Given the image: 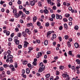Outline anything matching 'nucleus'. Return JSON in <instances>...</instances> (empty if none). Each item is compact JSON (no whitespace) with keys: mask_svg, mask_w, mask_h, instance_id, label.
Here are the masks:
<instances>
[{"mask_svg":"<svg viewBox=\"0 0 80 80\" xmlns=\"http://www.w3.org/2000/svg\"><path fill=\"white\" fill-rule=\"evenodd\" d=\"M22 75H24V73H25V70L24 69H22Z\"/></svg>","mask_w":80,"mask_h":80,"instance_id":"nucleus-51","label":"nucleus"},{"mask_svg":"<svg viewBox=\"0 0 80 80\" xmlns=\"http://www.w3.org/2000/svg\"><path fill=\"white\" fill-rule=\"evenodd\" d=\"M42 53H44L43 52V51H41V52H38V57H41V56H42Z\"/></svg>","mask_w":80,"mask_h":80,"instance_id":"nucleus-8","label":"nucleus"},{"mask_svg":"<svg viewBox=\"0 0 80 80\" xmlns=\"http://www.w3.org/2000/svg\"><path fill=\"white\" fill-rule=\"evenodd\" d=\"M56 37H57V36L55 34H52V38H51L52 40H53V38H56Z\"/></svg>","mask_w":80,"mask_h":80,"instance_id":"nucleus-9","label":"nucleus"},{"mask_svg":"<svg viewBox=\"0 0 80 80\" xmlns=\"http://www.w3.org/2000/svg\"><path fill=\"white\" fill-rule=\"evenodd\" d=\"M52 8L53 10H57V7L55 6H54L52 7Z\"/></svg>","mask_w":80,"mask_h":80,"instance_id":"nucleus-44","label":"nucleus"},{"mask_svg":"<svg viewBox=\"0 0 80 80\" xmlns=\"http://www.w3.org/2000/svg\"><path fill=\"white\" fill-rule=\"evenodd\" d=\"M25 17H26V15L25 14H22L21 16V18H22V19H25Z\"/></svg>","mask_w":80,"mask_h":80,"instance_id":"nucleus-12","label":"nucleus"},{"mask_svg":"<svg viewBox=\"0 0 80 80\" xmlns=\"http://www.w3.org/2000/svg\"><path fill=\"white\" fill-rule=\"evenodd\" d=\"M20 0H18V5H20V4H22V1H21Z\"/></svg>","mask_w":80,"mask_h":80,"instance_id":"nucleus-33","label":"nucleus"},{"mask_svg":"<svg viewBox=\"0 0 80 80\" xmlns=\"http://www.w3.org/2000/svg\"><path fill=\"white\" fill-rule=\"evenodd\" d=\"M15 31L16 32H18L19 31V29L18 28H16L15 29Z\"/></svg>","mask_w":80,"mask_h":80,"instance_id":"nucleus-36","label":"nucleus"},{"mask_svg":"<svg viewBox=\"0 0 80 80\" xmlns=\"http://www.w3.org/2000/svg\"><path fill=\"white\" fill-rule=\"evenodd\" d=\"M1 75L3 76L5 75V71H3L2 72V73L1 74Z\"/></svg>","mask_w":80,"mask_h":80,"instance_id":"nucleus-60","label":"nucleus"},{"mask_svg":"<svg viewBox=\"0 0 80 80\" xmlns=\"http://www.w3.org/2000/svg\"><path fill=\"white\" fill-rule=\"evenodd\" d=\"M3 67L4 68H7V67H8V65L7 64H3Z\"/></svg>","mask_w":80,"mask_h":80,"instance_id":"nucleus-35","label":"nucleus"},{"mask_svg":"<svg viewBox=\"0 0 80 80\" xmlns=\"http://www.w3.org/2000/svg\"><path fill=\"white\" fill-rule=\"evenodd\" d=\"M6 62H7V63H9V62H10V60L8 58H7L6 59Z\"/></svg>","mask_w":80,"mask_h":80,"instance_id":"nucleus-54","label":"nucleus"},{"mask_svg":"<svg viewBox=\"0 0 80 80\" xmlns=\"http://www.w3.org/2000/svg\"><path fill=\"white\" fill-rule=\"evenodd\" d=\"M18 40V37H15L14 38V41L15 42V41H17Z\"/></svg>","mask_w":80,"mask_h":80,"instance_id":"nucleus-28","label":"nucleus"},{"mask_svg":"<svg viewBox=\"0 0 80 80\" xmlns=\"http://www.w3.org/2000/svg\"><path fill=\"white\" fill-rule=\"evenodd\" d=\"M64 68V67H63V66H61L59 67V68L60 69V70H63Z\"/></svg>","mask_w":80,"mask_h":80,"instance_id":"nucleus-39","label":"nucleus"},{"mask_svg":"<svg viewBox=\"0 0 80 80\" xmlns=\"http://www.w3.org/2000/svg\"><path fill=\"white\" fill-rule=\"evenodd\" d=\"M19 16H21V15H23V12L22 11H19V13H18Z\"/></svg>","mask_w":80,"mask_h":80,"instance_id":"nucleus-24","label":"nucleus"},{"mask_svg":"<svg viewBox=\"0 0 80 80\" xmlns=\"http://www.w3.org/2000/svg\"><path fill=\"white\" fill-rule=\"evenodd\" d=\"M64 27L66 29H67L68 28V26H67V24L66 23H65L64 24Z\"/></svg>","mask_w":80,"mask_h":80,"instance_id":"nucleus-20","label":"nucleus"},{"mask_svg":"<svg viewBox=\"0 0 80 80\" xmlns=\"http://www.w3.org/2000/svg\"><path fill=\"white\" fill-rule=\"evenodd\" d=\"M76 61L77 62L78 64H80V61L79 59H76Z\"/></svg>","mask_w":80,"mask_h":80,"instance_id":"nucleus-30","label":"nucleus"},{"mask_svg":"<svg viewBox=\"0 0 80 80\" xmlns=\"http://www.w3.org/2000/svg\"><path fill=\"white\" fill-rule=\"evenodd\" d=\"M27 65L28 67H29V68H30V67H31V64H30V63L28 64Z\"/></svg>","mask_w":80,"mask_h":80,"instance_id":"nucleus-62","label":"nucleus"},{"mask_svg":"<svg viewBox=\"0 0 80 80\" xmlns=\"http://www.w3.org/2000/svg\"><path fill=\"white\" fill-rule=\"evenodd\" d=\"M22 35L24 37H27V32L25 31H22Z\"/></svg>","mask_w":80,"mask_h":80,"instance_id":"nucleus-4","label":"nucleus"},{"mask_svg":"<svg viewBox=\"0 0 80 80\" xmlns=\"http://www.w3.org/2000/svg\"><path fill=\"white\" fill-rule=\"evenodd\" d=\"M18 48H19V49H20L21 48H22V46L20 44L18 45Z\"/></svg>","mask_w":80,"mask_h":80,"instance_id":"nucleus-40","label":"nucleus"},{"mask_svg":"<svg viewBox=\"0 0 80 80\" xmlns=\"http://www.w3.org/2000/svg\"><path fill=\"white\" fill-rule=\"evenodd\" d=\"M56 18L57 19H59V20H61L62 18V16L61 15H59L58 14H56Z\"/></svg>","mask_w":80,"mask_h":80,"instance_id":"nucleus-2","label":"nucleus"},{"mask_svg":"<svg viewBox=\"0 0 80 80\" xmlns=\"http://www.w3.org/2000/svg\"><path fill=\"white\" fill-rule=\"evenodd\" d=\"M20 23H24L23 20L22 19L20 20Z\"/></svg>","mask_w":80,"mask_h":80,"instance_id":"nucleus-63","label":"nucleus"},{"mask_svg":"<svg viewBox=\"0 0 80 80\" xmlns=\"http://www.w3.org/2000/svg\"><path fill=\"white\" fill-rule=\"evenodd\" d=\"M11 37V38H13V36H14V33H12L10 35Z\"/></svg>","mask_w":80,"mask_h":80,"instance_id":"nucleus-61","label":"nucleus"},{"mask_svg":"<svg viewBox=\"0 0 80 80\" xmlns=\"http://www.w3.org/2000/svg\"><path fill=\"white\" fill-rule=\"evenodd\" d=\"M7 58H8L9 59H11L12 58H13V56L10 54H8L7 56Z\"/></svg>","mask_w":80,"mask_h":80,"instance_id":"nucleus-5","label":"nucleus"},{"mask_svg":"<svg viewBox=\"0 0 80 80\" xmlns=\"http://www.w3.org/2000/svg\"><path fill=\"white\" fill-rule=\"evenodd\" d=\"M9 67L10 68H11V69H12V68H13V67H14V66H13V65L12 64L10 65Z\"/></svg>","mask_w":80,"mask_h":80,"instance_id":"nucleus-42","label":"nucleus"},{"mask_svg":"<svg viewBox=\"0 0 80 80\" xmlns=\"http://www.w3.org/2000/svg\"><path fill=\"white\" fill-rule=\"evenodd\" d=\"M45 26H46V27H48L49 26V23L47 22L46 23Z\"/></svg>","mask_w":80,"mask_h":80,"instance_id":"nucleus-43","label":"nucleus"},{"mask_svg":"<svg viewBox=\"0 0 80 80\" xmlns=\"http://www.w3.org/2000/svg\"><path fill=\"white\" fill-rule=\"evenodd\" d=\"M65 16L66 17H67V18H68V17H70V14L66 13L65 14Z\"/></svg>","mask_w":80,"mask_h":80,"instance_id":"nucleus-31","label":"nucleus"},{"mask_svg":"<svg viewBox=\"0 0 80 80\" xmlns=\"http://www.w3.org/2000/svg\"><path fill=\"white\" fill-rule=\"evenodd\" d=\"M64 38H65V40H67V39H68V36L65 35L64 36Z\"/></svg>","mask_w":80,"mask_h":80,"instance_id":"nucleus-49","label":"nucleus"},{"mask_svg":"<svg viewBox=\"0 0 80 80\" xmlns=\"http://www.w3.org/2000/svg\"><path fill=\"white\" fill-rule=\"evenodd\" d=\"M28 63V62L27 61H23L22 62V64L23 65H26V64H27Z\"/></svg>","mask_w":80,"mask_h":80,"instance_id":"nucleus-18","label":"nucleus"},{"mask_svg":"<svg viewBox=\"0 0 80 80\" xmlns=\"http://www.w3.org/2000/svg\"><path fill=\"white\" fill-rule=\"evenodd\" d=\"M50 80H53V76H51L50 77Z\"/></svg>","mask_w":80,"mask_h":80,"instance_id":"nucleus-64","label":"nucleus"},{"mask_svg":"<svg viewBox=\"0 0 80 80\" xmlns=\"http://www.w3.org/2000/svg\"><path fill=\"white\" fill-rule=\"evenodd\" d=\"M14 14V16L16 18H18L19 17V14H18V13H17L16 12V13H15Z\"/></svg>","mask_w":80,"mask_h":80,"instance_id":"nucleus-10","label":"nucleus"},{"mask_svg":"<svg viewBox=\"0 0 80 80\" xmlns=\"http://www.w3.org/2000/svg\"><path fill=\"white\" fill-rule=\"evenodd\" d=\"M36 42L38 43H40V41L39 40L36 39Z\"/></svg>","mask_w":80,"mask_h":80,"instance_id":"nucleus-52","label":"nucleus"},{"mask_svg":"<svg viewBox=\"0 0 80 80\" xmlns=\"http://www.w3.org/2000/svg\"><path fill=\"white\" fill-rule=\"evenodd\" d=\"M3 70H4L3 68L2 67H1L0 68V71H1V72H2V71H3Z\"/></svg>","mask_w":80,"mask_h":80,"instance_id":"nucleus-53","label":"nucleus"},{"mask_svg":"<svg viewBox=\"0 0 80 80\" xmlns=\"http://www.w3.org/2000/svg\"><path fill=\"white\" fill-rule=\"evenodd\" d=\"M68 19L69 21H72V20H73V18L71 17H70Z\"/></svg>","mask_w":80,"mask_h":80,"instance_id":"nucleus-55","label":"nucleus"},{"mask_svg":"<svg viewBox=\"0 0 80 80\" xmlns=\"http://www.w3.org/2000/svg\"><path fill=\"white\" fill-rule=\"evenodd\" d=\"M51 0H47V2L49 4L50 3H51Z\"/></svg>","mask_w":80,"mask_h":80,"instance_id":"nucleus-58","label":"nucleus"},{"mask_svg":"<svg viewBox=\"0 0 80 80\" xmlns=\"http://www.w3.org/2000/svg\"><path fill=\"white\" fill-rule=\"evenodd\" d=\"M15 68H17L18 67V65H17V63H16L14 64Z\"/></svg>","mask_w":80,"mask_h":80,"instance_id":"nucleus-47","label":"nucleus"},{"mask_svg":"<svg viewBox=\"0 0 80 80\" xmlns=\"http://www.w3.org/2000/svg\"><path fill=\"white\" fill-rule=\"evenodd\" d=\"M63 21L65 22H67L68 21V20L67 19V18H65L63 19Z\"/></svg>","mask_w":80,"mask_h":80,"instance_id":"nucleus-45","label":"nucleus"},{"mask_svg":"<svg viewBox=\"0 0 80 80\" xmlns=\"http://www.w3.org/2000/svg\"><path fill=\"white\" fill-rule=\"evenodd\" d=\"M48 40H45L44 42V44L45 45H48Z\"/></svg>","mask_w":80,"mask_h":80,"instance_id":"nucleus-15","label":"nucleus"},{"mask_svg":"<svg viewBox=\"0 0 80 80\" xmlns=\"http://www.w3.org/2000/svg\"><path fill=\"white\" fill-rule=\"evenodd\" d=\"M38 5L40 7H42V2H39V3H38Z\"/></svg>","mask_w":80,"mask_h":80,"instance_id":"nucleus-46","label":"nucleus"},{"mask_svg":"<svg viewBox=\"0 0 80 80\" xmlns=\"http://www.w3.org/2000/svg\"><path fill=\"white\" fill-rule=\"evenodd\" d=\"M68 53L71 56H72V57H74V55H73V54H72V51H70L68 52Z\"/></svg>","mask_w":80,"mask_h":80,"instance_id":"nucleus-11","label":"nucleus"},{"mask_svg":"<svg viewBox=\"0 0 80 80\" xmlns=\"http://www.w3.org/2000/svg\"><path fill=\"white\" fill-rule=\"evenodd\" d=\"M14 42H15V44H16V45H18L19 43H20V41L18 40L14 41Z\"/></svg>","mask_w":80,"mask_h":80,"instance_id":"nucleus-17","label":"nucleus"},{"mask_svg":"<svg viewBox=\"0 0 80 80\" xmlns=\"http://www.w3.org/2000/svg\"><path fill=\"white\" fill-rule=\"evenodd\" d=\"M44 70H45V68H43V67H42L39 68L38 72L40 73L41 72H43V71H44Z\"/></svg>","mask_w":80,"mask_h":80,"instance_id":"nucleus-1","label":"nucleus"},{"mask_svg":"<svg viewBox=\"0 0 80 80\" xmlns=\"http://www.w3.org/2000/svg\"><path fill=\"white\" fill-rule=\"evenodd\" d=\"M33 48L32 47H29L28 48V49L30 51H32V50H33Z\"/></svg>","mask_w":80,"mask_h":80,"instance_id":"nucleus-19","label":"nucleus"},{"mask_svg":"<svg viewBox=\"0 0 80 80\" xmlns=\"http://www.w3.org/2000/svg\"><path fill=\"white\" fill-rule=\"evenodd\" d=\"M55 22H51V26H52V27H53L55 24Z\"/></svg>","mask_w":80,"mask_h":80,"instance_id":"nucleus-37","label":"nucleus"},{"mask_svg":"<svg viewBox=\"0 0 80 80\" xmlns=\"http://www.w3.org/2000/svg\"><path fill=\"white\" fill-rule=\"evenodd\" d=\"M39 64L40 67H45V66L43 65V62H40Z\"/></svg>","mask_w":80,"mask_h":80,"instance_id":"nucleus-25","label":"nucleus"},{"mask_svg":"<svg viewBox=\"0 0 80 80\" xmlns=\"http://www.w3.org/2000/svg\"><path fill=\"white\" fill-rule=\"evenodd\" d=\"M37 18L36 16H35L33 18V20L34 22H35L36 20H37Z\"/></svg>","mask_w":80,"mask_h":80,"instance_id":"nucleus-16","label":"nucleus"},{"mask_svg":"<svg viewBox=\"0 0 80 80\" xmlns=\"http://www.w3.org/2000/svg\"><path fill=\"white\" fill-rule=\"evenodd\" d=\"M72 70H74V71L75 72V66H73L72 67Z\"/></svg>","mask_w":80,"mask_h":80,"instance_id":"nucleus-34","label":"nucleus"},{"mask_svg":"<svg viewBox=\"0 0 80 80\" xmlns=\"http://www.w3.org/2000/svg\"><path fill=\"white\" fill-rule=\"evenodd\" d=\"M74 29L76 30H78V26L77 25L75 26L74 27Z\"/></svg>","mask_w":80,"mask_h":80,"instance_id":"nucleus-22","label":"nucleus"},{"mask_svg":"<svg viewBox=\"0 0 80 80\" xmlns=\"http://www.w3.org/2000/svg\"><path fill=\"white\" fill-rule=\"evenodd\" d=\"M18 37H21V36H22V33H18Z\"/></svg>","mask_w":80,"mask_h":80,"instance_id":"nucleus-32","label":"nucleus"},{"mask_svg":"<svg viewBox=\"0 0 80 80\" xmlns=\"http://www.w3.org/2000/svg\"><path fill=\"white\" fill-rule=\"evenodd\" d=\"M68 46V47H71V44H70V42L69 41L67 42Z\"/></svg>","mask_w":80,"mask_h":80,"instance_id":"nucleus-23","label":"nucleus"},{"mask_svg":"<svg viewBox=\"0 0 80 80\" xmlns=\"http://www.w3.org/2000/svg\"><path fill=\"white\" fill-rule=\"evenodd\" d=\"M5 3V2L4 1H1L0 2V3L1 5H2V4H3V3Z\"/></svg>","mask_w":80,"mask_h":80,"instance_id":"nucleus-59","label":"nucleus"},{"mask_svg":"<svg viewBox=\"0 0 80 80\" xmlns=\"http://www.w3.org/2000/svg\"><path fill=\"white\" fill-rule=\"evenodd\" d=\"M25 12L26 13V14H27V15H28V14H29V13H30V12H29V11H26Z\"/></svg>","mask_w":80,"mask_h":80,"instance_id":"nucleus-56","label":"nucleus"},{"mask_svg":"<svg viewBox=\"0 0 80 80\" xmlns=\"http://www.w3.org/2000/svg\"><path fill=\"white\" fill-rule=\"evenodd\" d=\"M45 77L46 78H49L50 77V74L48 73L46 74L45 75Z\"/></svg>","mask_w":80,"mask_h":80,"instance_id":"nucleus-14","label":"nucleus"},{"mask_svg":"<svg viewBox=\"0 0 80 80\" xmlns=\"http://www.w3.org/2000/svg\"><path fill=\"white\" fill-rule=\"evenodd\" d=\"M52 33V32L51 31H49L47 33V37L48 38L50 37V35Z\"/></svg>","mask_w":80,"mask_h":80,"instance_id":"nucleus-7","label":"nucleus"},{"mask_svg":"<svg viewBox=\"0 0 80 80\" xmlns=\"http://www.w3.org/2000/svg\"><path fill=\"white\" fill-rule=\"evenodd\" d=\"M35 4V1H32L30 2V5L31 6H34Z\"/></svg>","mask_w":80,"mask_h":80,"instance_id":"nucleus-3","label":"nucleus"},{"mask_svg":"<svg viewBox=\"0 0 80 80\" xmlns=\"http://www.w3.org/2000/svg\"><path fill=\"white\" fill-rule=\"evenodd\" d=\"M74 46L76 48H78V44L77 42L75 43Z\"/></svg>","mask_w":80,"mask_h":80,"instance_id":"nucleus-13","label":"nucleus"},{"mask_svg":"<svg viewBox=\"0 0 80 80\" xmlns=\"http://www.w3.org/2000/svg\"><path fill=\"white\" fill-rule=\"evenodd\" d=\"M6 35L8 36L10 35V32L9 31H7L6 33Z\"/></svg>","mask_w":80,"mask_h":80,"instance_id":"nucleus-48","label":"nucleus"},{"mask_svg":"<svg viewBox=\"0 0 80 80\" xmlns=\"http://www.w3.org/2000/svg\"><path fill=\"white\" fill-rule=\"evenodd\" d=\"M26 73H30V70H29V69L28 68L26 69Z\"/></svg>","mask_w":80,"mask_h":80,"instance_id":"nucleus-26","label":"nucleus"},{"mask_svg":"<svg viewBox=\"0 0 80 80\" xmlns=\"http://www.w3.org/2000/svg\"><path fill=\"white\" fill-rule=\"evenodd\" d=\"M19 9H20V10H21V9H22L23 8V7L22 6L20 5L19 6Z\"/></svg>","mask_w":80,"mask_h":80,"instance_id":"nucleus-57","label":"nucleus"},{"mask_svg":"<svg viewBox=\"0 0 80 80\" xmlns=\"http://www.w3.org/2000/svg\"><path fill=\"white\" fill-rule=\"evenodd\" d=\"M13 13L15 14V13H17V9H13V11H12Z\"/></svg>","mask_w":80,"mask_h":80,"instance_id":"nucleus-27","label":"nucleus"},{"mask_svg":"<svg viewBox=\"0 0 80 80\" xmlns=\"http://www.w3.org/2000/svg\"><path fill=\"white\" fill-rule=\"evenodd\" d=\"M32 64L33 65H34V66H36V65H37V62L34 61L32 62Z\"/></svg>","mask_w":80,"mask_h":80,"instance_id":"nucleus-29","label":"nucleus"},{"mask_svg":"<svg viewBox=\"0 0 80 80\" xmlns=\"http://www.w3.org/2000/svg\"><path fill=\"white\" fill-rule=\"evenodd\" d=\"M37 25H38V26H40V25H41L40 22H38L37 23Z\"/></svg>","mask_w":80,"mask_h":80,"instance_id":"nucleus-38","label":"nucleus"},{"mask_svg":"<svg viewBox=\"0 0 80 80\" xmlns=\"http://www.w3.org/2000/svg\"><path fill=\"white\" fill-rule=\"evenodd\" d=\"M43 12L44 13H45V14H48L49 12L48 11V10H47V9H46L44 10Z\"/></svg>","mask_w":80,"mask_h":80,"instance_id":"nucleus-6","label":"nucleus"},{"mask_svg":"<svg viewBox=\"0 0 80 80\" xmlns=\"http://www.w3.org/2000/svg\"><path fill=\"white\" fill-rule=\"evenodd\" d=\"M27 27H32V23H29L28 24H27Z\"/></svg>","mask_w":80,"mask_h":80,"instance_id":"nucleus-21","label":"nucleus"},{"mask_svg":"<svg viewBox=\"0 0 80 80\" xmlns=\"http://www.w3.org/2000/svg\"><path fill=\"white\" fill-rule=\"evenodd\" d=\"M57 6L58 7H60L61 6V4L59 2H58L57 4Z\"/></svg>","mask_w":80,"mask_h":80,"instance_id":"nucleus-41","label":"nucleus"},{"mask_svg":"<svg viewBox=\"0 0 80 80\" xmlns=\"http://www.w3.org/2000/svg\"><path fill=\"white\" fill-rule=\"evenodd\" d=\"M51 17L52 18H55V14H52V15Z\"/></svg>","mask_w":80,"mask_h":80,"instance_id":"nucleus-50","label":"nucleus"}]
</instances>
